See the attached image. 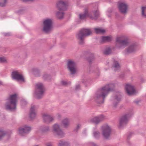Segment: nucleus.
Returning <instances> with one entry per match:
<instances>
[{
  "instance_id": "nucleus-1",
  "label": "nucleus",
  "mask_w": 146,
  "mask_h": 146,
  "mask_svg": "<svg viewBox=\"0 0 146 146\" xmlns=\"http://www.w3.org/2000/svg\"><path fill=\"white\" fill-rule=\"evenodd\" d=\"M114 87L113 84L107 85L102 88L98 90L96 92L94 97V100L98 104L103 103L105 97Z\"/></svg>"
},
{
  "instance_id": "nucleus-2",
  "label": "nucleus",
  "mask_w": 146,
  "mask_h": 146,
  "mask_svg": "<svg viewBox=\"0 0 146 146\" xmlns=\"http://www.w3.org/2000/svg\"><path fill=\"white\" fill-rule=\"evenodd\" d=\"M92 33L90 29L83 28L77 33L76 37L79 41V43L83 45L85 43L84 38L85 37L89 36L92 34Z\"/></svg>"
},
{
  "instance_id": "nucleus-3",
  "label": "nucleus",
  "mask_w": 146,
  "mask_h": 146,
  "mask_svg": "<svg viewBox=\"0 0 146 146\" xmlns=\"http://www.w3.org/2000/svg\"><path fill=\"white\" fill-rule=\"evenodd\" d=\"M17 95L16 94L10 95L7 99L5 109L7 110L14 111L16 108Z\"/></svg>"
},
{
  "instance_id": "nucleus-4",
  "label": "nucleus",
  "mask_w": 146,
  "mask_h": 146,
  "mask_svg": "<svg viewBox=\"0 0 146 146\" xmlns=\"http://www.w3.org/2000/svg\"><path fill=\"white\" fill-rule=\"evenodd\" d=\"M45 89L43 84L38 83L36 84V89L35 92L36 98L38 99L41 98L44 96Z\"/></svg>"
},
{
  "instance_id": "nucleus-5",
  "label": "nucleus",
  "mask_w": 146,
  "mask_h": 146,
  "mask_svg": "<svg viewBox=\"0 0 146 146\" xmlns=\"http://www.w3.org/2000/svg\"><path fill=\"white\" fill-rule=\"evenodd\" d=\"M42 31L46 33L50 32L52 28L53 22L52 19H46L43 21Z\"/></svg>"
},
{
  "instance_id": "nucleus-6",
  "label": "nucleus",
  "mask_w": 146,
  "mask_h": 146,
  "mask_svg": "<svg viewBox=\"0 0 146 146\" xmlns=\"http://www.w3.org/2000/svg\"><path fill=\"white\" fill-rule=\"evenodd\" d=\"M116 46L119 49L124 48L129 43L127 39L124 38L123 36L117 37L116 39Z\"/></svg>"
},
{
  "instance_id": "nucleus-7",
  "label": "nucleus",
  "mask_w": 146,
  "mask_h": 146,
  "mask_svg": "<svg viewBox=\"0 0 146 146\" xmlns=\"http://www.w3.org/2000/svg\"><path fill=\"white\" fill-rule=\"evenodd\" d=\"M52 132L55 136H58L60 138L63 137L65 135L64 133L61 129L60 125L57 123L53 125Z\"/></svg>"
},
{
  "instance_id": "nucleus-8",
  "label": "nucleus",
  "mask_w": 146,
  "mask_h": 146,
  "mask_svg": "<svg viewBox=\"0 0 146 146\" xmlns=\"http://www.w3.org/2000/svg\"><path fill=\"white\" fill-rule=\"evenodd\" d=\"M133 114L132 112H131L129 113L126 114L122 116L119 120V127L121 128L126 125L128 122L129 118L131 117Z\"/></svg>"
},
{
  "instance_id": "nucleus-9",
  "label": "nucleus",
  "mask_w": 146,
  "mask_h": 146,
  "mask_svg": "<svg viewBox=\"0 0 146 146\" xmlns=\"http://www.w3.org/2000/svg\"><path fill=\"white\" fill-rule=\"evenodd\" d=\"M68 3L67 1H60L56 3V7L60 11H63L66 10Z\"/></svg>"
},
{
  "instance_id": "nucleus-10",
  "label": "nucleus",
  "mask_w": 146,
  "mask_h": 146,
  "mask_svg": "<svg viewBox=\"0 0 146 146\" xmlns=\"http://www.w3.org/2000/svg\"><path fill=\"white\" fill-rule=\"evenodd\" d=\"M11 76L13 79L19 81L25 82V80L23 75L20 74L17 71H14L11 74Z\"/></svg>"
},
{
  "instance_id": "nucleus-11",
  "label": "nucleus",
  "mask_w": 146,
  "mask_h": 146,
  "mask_svg": "<svg viewBox=\"0 0 146 146\" xmlns=\"http://www.w3.org/2000/svg\"><path fill=\"white\" fill-rule=\"evenodd\" d=\"M102 129L103 135L105 139H108L111 133L110 127L108 125H105L102 127Z\"/></svg>"
},
{
  "instance_id": "nucleus-12",
  "label": "nucleus",
  "mask_w": 146,
  "mask_h": 146,
  "mask_svg": "<svg viewBox=\"0 0 146 146\" xmlns=\"http://www.w3.org/2000/svg\"><path fill=\"white\" fill-rule=\"evenodd\" d=\"M67 66L71 74H74L76 73V65L74 62L71 60H69L67 63Z\"/></svg>"
},
{
  "instance_id": "nucleus-13",
  "label": "nucleus",
  "mask_w": 146,
  "mask_h": 146,
  "mask_svg": "<svg viewBox=\"0 0 146 146\" xmlns=\"http://www.w3.org/2000/svg\"><path fill=\"white\" fill-rule=\"evenodd\" d=\"M42 118L43 121L46 123H50L54 119L53 116L47 113H44L42 115Z\"/></svg>"
},
{
  "instance_id": "nucleus-14",
  "label": "nucleus",
  "mask_w": 146,
  "mask_h": 146,
  "mask_svg": "<svg viewBox=\"0 0 146 146\" xmlns=\"http://www.w3.org/2000/svg\"><path fill=\"white\" fill-rule=\"evenodd\" d=\"M118 7L119 11L123 14H126L127 9V5L124 3L120 2L119 3Z\"/></svg>"
},
{
  "instance_id": "nucleus-15",
  "label": "nucleus",
  "mask_w": 146,
  "mask_h": 146,
  "mask_svg": "<svg viewBox=\"0 0 146 146\" xmlns=\"http://www.w3.org/2000/svg\"><path fill=\"white\" fill-rule=\"evenodd\" d=\"M31 127L27 125H25L23 128L19 129V135L21 136H24L25 134L28 133L31 130Z\"/></svg>"
},
{
  "instance_id": "nucleus-16",
  "label": "nucleus",
  "mask_w": 146,
  "mask_h": 146,
  "mask_svg": "<svg viewBox=\"0 0 146 146\" xmlns=\"http://www.w3.org/2000/svg\"><path fill=\"white\" fill-rule=\"evenodd\" d=\"M136 45L135 44H132L129 45L126 48L124 51V53L125 55L134 52L136 50Z\"/></svg>"
},
{
  "instance_id": "nucleus-17",
  "label": "nucleus",
  "mask_w": 146,
  "mask_h": 146,
  "mask_svg": "<svg viewBox=\"0 0 146 146\" xmlns=\"http://www.w3.org/2000/svg\"><path fill=\"white\" fill-rule=\"evenodd\" d=\"M125 89L126 92L128 95H130L133 94L135 92V90L133 86L131 85H126Z\"/></svg>"
},
{
  "instance_id": "nucleus-18",
  "label": "nucleus",
  "mask_w": 146,
  "mask_h": 146,
  "mask_svg": "<svg viewBox=\"0 0 146 146\" xmlns=\"http://www.w3.org/2000/svg\"><path fill=\"white\" fill-rule=\"evenodd\" d=\"M99 16V12L97 10H93L89 15V17L92 19L96 20Z\"/></svg>"
},
{
  "instance_id": "nucleus-19",
  "label": "nucleus",
  "mask_w": 146,
  "mask_h": 146,
  "mask_svg": "<svg viewBox=\"0 0 146 146\" xmlns=\"http://www.w3.org/2000/svg\"><path fill=\"white\" fill-rule=\"evenodd\" d=\"M104 119V117L103 115H101L98 117H95L91 119L90 120V121L91 122L93 123L97 124L103 120Z\"/></svg>"
},
{
  "instance_id": "nucleus-20",
  "label": "nucleus",
  "mask_w": 146,
  "mask_h": 146,
  "mask_svg": "<svg viewBox=\"0 0 146 146\" xmlns=\"http://www.w3.org/2000/svg\"><path fill=\"white\" fill-rule=\"evenodd\" d=\"M36 106H32L30 108L29 117L31 119H34L36 116L35 112Z\"/></svg>"
},
{
  "instance_id": "nucleus-21",
  "label": "nucleus",
  "mask_w": 146,
  "mask_h": 146,
  "mask_svg": "<svg viewBox=\"0 0 146 146\" xmlns=\"http://www.w3.org/2000/svg\"><path fill=\"white\" fill-rule=\"evenodd\" d=\"M121 95L119 94H118L115 96L113 99V104L114 107H116L118 103L121 100Z\"/></svg>"
},
{
  "instance_id": "nucleus-22",
  "label": "nucleus",
  "mask_w": 146,
  "mask_h": 146,
  "mask_svg": "<svg viewBox=\"0 0 146 146\" xmlns=\"http://www.w3.org/2000/svg\"><path fill=\"white\" fill-rule=\"evenodd\" d=\"M89 14L88 13V9L87 8H86L84 9V13L79 14V19L81 20L84 19L87 16L89 17Z\"/></svg>"
},
{
  "instance_id": "nucleus-23",
  "label": "nucleus",
  "mask_w": 146,
  "mask_h": 146,
  "mask_svg": "<svg viewBox=\"0 0 146 146\" xmlns=\"http://www.w3.org/2000/svg\"><path fill=\"white\" fill-rule=\"evenodd\" d=\"M112 68L115 72L117 71L120 68V66L117 61H114L113 64Z\"/></svg>"
},
{
  "instance_id": "nucleus-24",
  "label": "nucleus",
  "mask_w": 146,
  "mask_h": 146,
  "mask_svg": "<svg viewBox=\"0 0 146 146\" xmlns=\"http://www.w3.org/2000/svg\"><path fill=\"white\" fill-rule=\"evenodd\" d=\"M62 123L64 127H67L69 124V121L68 119L67 118L64 119L62 121Z\"/></svg>"
},
{
  "instance_id": "nucleus-25",
  "label": "nucleus",
  "mask_w": 146,
  "mask_h": 146,
  "mask_svg": "<svg viewBox=\"0 0 146 146\" xmlns=\"http://www.w3.org/2000/svg\"><path fill=\"white\" fill-rule=\"evenodd\" d=\"M58 146H70V145L68 142L61 140L59 141Z\"/></svg>"
},
{
  "instance_id": "nucleus-26",
  "label": "nucleus",
  "mask_w": 146,
  "mask_h": 146,
  "mask_svg": "<svg viewBox=\"0 0 146 146\" xmlns=\"http://www.w3.org/2000/svg\"><path fill=\"white\" fill-rule=\"evenodd\" d=\"M112 37L109 36H103L102 38V42L107 41L109 42L111 40Z\"/></svg>"
},
{
  "instance_id": "nucleus-27",
  "label": "nucleus",
  "mask_w": 146,
  "mask_h": 146,
  "mask_svg": "<svg viewBox=\"0 0 146 146\" xmlns=\"http://www.w3.org/2000/svg\"><path fill=\"white\" fill-rule=\"evenodd\" d=\"M64 13L63 11H58L56 13V16L59 19H62L63 17Z\"/></svg>"
},
{
  "instance_id": "nucleus-28",
  "label": "nucleus",
  "mask_w": 146,
  "mask_h": 146,
  "mask_svg": "<svg viewBox=\"0 0 146 146\" xmlns=\"http://www.w3.org/2000/svg\"><path fill=\"white\" fill-rule=\"evenodd\" d=\"M94 29L97 34L103 33L105 32V30L101 28H95Z\"/></svg>"
},
{
  "instance_id": "nucleus-29",
  "label": "nucleus",
  "mask_w": 146,
  "mask_h": 146,
  "mask_svg": "<svg viewBox=\"0 0 146 146\" xmlns=\"http://www.w3.org/2000/svg\"><path fill=\"white\" fill-rule=\"evenodd\" d=\"M50 130V127L48 125H44L42 128V131L44 132H48Z\"/></svg>"
},
{
  "instance_id": "nucleus-30",
  "label": "nucleus",
  "mask_w": 146,
  "mask_h": 146,
  "mask_svg": "<svg viewBox=\"0 0 146 146\" xmlns=\"http://www.w3.org/2000/svg\"><path fill=\"white\" fill-rule=\"evenodd\" d=\"M93 135L95 138L98 139L100 137V133L98 131H95L93 132Z\"/></svg>"
},
{
  "instance_id": "nucleus-31",
  "label": "nucleus",
  "mask_w": 146,
  "mask_h": 146,
  "mask_svg": "<svg viewBox=\"0 0 146 146\" xmlns=\"http://www.w3.org/2000/svg\"><path fill=\"white\" fill-rule=\"evenodd\" d=\"M6 132L2 130H0V140H1L6 135Z\"/></svg>"
},
{
  "instance_id": "nucleus-32",
  "label": "nucleus",
  "mask_w": 146,
  "mask_h": 146,
  "mask_svg": "<svg viewBox=\"0 0 146 146\" xmlns=\"http://www.w3.org/2000/svg\"><path fill=\"white\" fill-rule=\"evenodd\" d=\"M142 15L143 17L146 18V6L142 7Z\"/></svg>"
},
{
  "instance_id": "nucleus-33",
  "label": "nucleus",
  "mask_w": 146,
  "mask_h": 146,
  "mask_svg": "<svg viewBox=\"0 0 146 146\" xmlns=\"http://www.w3.org/2000/svg\"><path fill=\"white\" fill-rule=\"evenodd\" d=\"M40 71L37 69H34L33 70V73L36 77H38L40 75Z\"/></svg>"
},
{
  "instance_id": "nucleus-34",
  "label": "nucleus",
  "mask_w": 146,
  "mask_h": 146,
  "mask_svg": "<svg viewBox=\"0 0 146 146\" xmlns=\"http://www.w3.org/2000/svg\"><path fill=\"white\" fill-rule=\"evenodd\" d=\"M43 78L45 80H48L51 79V76L47 74H44L43 76Z\"/></svg>"
},
{
  "instance_id": "nucleus-35",
  "label": "nucleus",
  "mask_w": 146,
  "mask_h": 146,
  "mask_svg": "<svg viewBox=\"0 0 146 146\" xmlns=\"http://www.w3.org/2000/svg\"><path fill=\"white\" fill-rule=\"evenodd\" d=\"M94 59V55L93 54H91L90 56H89L88 58V60L90 64L92 63Z\"/></svg>"
},
{
  "instance_id": "nucleus-36",
  "label": "nucleus",
  "mask_w": 146,
  "mask_h": 146,
  "mask_svg": "<svg viewBox=\"0 0 146 146\" xmlns=\"http://www.w3.org/2000/svg\"><path fill=\"white\" fill-rule=\"evenodd\" d=\"M7 3V0H0V6L4 7Z\"/></svg>"
},
{
  "instance_id": "nucleus-37",
  "label": "nucleus",
  "mask_w": 146,
  "mask_h": 146,
  "mask_svg": "<svg viewBox=\"0 0 146 146\" xmlns=\"http://www.w3.org/2000/svg\"><path fill=\"white\" fill-rule=\"evenodd\" d=\"M111 50L110 48H108L106 49L104 52V54L106 55H108L111 53Z\"/></svg>"
},
{
  "instance_id": "nucleus-38",
  "label": "nucleus",
  "mask_w": 146,
  "mask_h": 146,
  "mask_svg": "<svg viewBox=\"0 0 146 146\" xmlns=\"http://www.w3.org/2000/svg\"><path fill=\"white\" fill-rule=\"evenodd\" d=\"M21 105L23 106L27 104V102L25 100H23L21 101Z\"/></svg>"
},
{
  "instance_id": "nucleus-39",
  "label": "nucleus",
  "mask_w": 146,
  "mask_h": 146,
  "mask_svg": "<svg viewBox=\"0 0 146 146\" xmlns=\"http://www.w3.org/2000/svg\"><path fill=\"white\" fill-rule=\"evenodd\" d=\"M7 62V60L5 57H0V62L4 63Z\"/></svg>"
},
{
  "instance_id": "nucleus-40",
  "label": "nucleus",
  "mask_w": 146,
  "mask_h": 146,
  "mask_svg": "<svg viewBox=\"0 0 146 146\" xmlns=\"http://www.w3.org/2000/svg\"><path fill=\"white\" fill-rule=\"evenodd\" d=\"M81 125L80 124H78L76 127L74 129V131L75 132H77L79 129L80 128Z\"/></svg>"
},
{
  "instance_id": "nucleus-41",
  "label": "nucleus",
  "mask_w": 146,
  "mask_h": 146,
  "mask_svg": "<svg viewBox=\"0 0 146 146\" xmlns=\"http://www.w3.org/2000/svg\"><path fill=\"white\" fill-rule=\"evenodd\" d=\"M24 12V11L23 9H20L16 11V13L19 15L23 13Z\"/></svg>"
},
{
  "instance_id": "nucleus-42",
  "label": "nucleus",
  "mask_w": 146,
  "mask_h": 146,
  "mask_svg": "<svg viewBox=\"0 0 146 146\" xmlns=\"http://www.w3.org/2000/svg\"><path fill=\"white\" fill-rule=\"evenodd\" d=\"M61 84L64 86H66L68 84V83L66 81H62L61 82Z\"/></svg>"
},
{
  "instance_id": "nucleus-43",
  "label": "nucleus",
  "mask_w": 146,
  "mask_h": 146,
  "mask_svg": "<svg viewBox=\"0 0 146 146\" xmlns=\"http://www.w3.org/2000/svg\"><path fill=\"white\" fill-rule=\"evenodd\" d=\"M3 35L5 36H9L11 35V34L9 33H3Z\"/></svg>"
},
{
  "instance_id": "nucleus-44",
  "label": "nucleus",
  "mask_w": 146,
  "mask_h": 146,
  "mask_svg": "<svg viewBox=\"0 0 146 146\" xmlns=\"http://www.w3.org/2000/svg\"><path fill=\"white\" fill-rule=\"evenodd\" d=\"M80 89V86L79 84L76 85L75 89L76 90H79Z\"/></svg>"
},
{
  "instance_id": "nucleus-45",
  "label": "nucleus",
  "mask_w": 146,
  "mask_h": 146,
  "mask_svg": "<svg viewBox=\"0 0 146 146\" xmlns=\"http://www.w3.org/2000/svg\"><path fill=\"white\" fill-rule=\"evenodd\" d=\"M46 146H53V145L50 142L46 144Z\"/></svg>"
},
{
  "instance_id": "nucleus-46",
  "label": "nucleus",
  "mask_w": 146,
  "mask_h": 146,
  "mask_svg": "<svg viewBox=\"0 0 146 146\" xmlns=\"http://www.w3.org/2000/svg\"><path fill=\"white\" fill-rule=\"evenodd\" d=\"M90 144L91 146H96V145L95 144L93 143H90Z\"/></svg>"
},
{
  "instance_id": "nucleus-47",
  "label": "nucleus",
  "mask_w": 146,
  "mask_h": 146,
  "mask_svg": "<svg viewBox=\"0 0 146 146\" xmlns=\"http://www.w3.org/2000/svg\"><path fill=\"white\" fill-rule=\"evenodd\" d=\"M132 134V133H130L127 136V138L129 139Z\"/></svg>"
},
{
  "instance_id": "nucleus-48",
  "label": "nucleus",
  "mask_w": 146,
  "mask_h": 146,
  "mask_svg": "<svg viewBox=\"0 0 146 146\" xmlns=\"http://www.w3.org/2000/svg\"><path fill=\"white\" fill-rule=\"evenodd\" d=\"M3 82L0 81V85H3Z\"/></svg>"
},
{
  "instance_id": "nucleus-49",
  "label": "nucleus",
  "mask_w": 146,
  "mask_h": 146,
  "mask_svg": "<svg viewBox=\"0 0 146 146\" xmlns=\"http://www.w3.org/2000/svg\"><path fill=\"white\" fill-rule=\"evenodd\" d=\"M134 102L135 103H136L137 104H138L139 102L138 101H135Z\"/></svg>"
},
{
  "instance_id": "nucleus-50",
  "label": "nucleus",
  "mask_w": 146,
  "mask_h": 146,
  "mask_svg": "<svg viewBox=\"0 0 146 146\" xmlns=\"http://www.w3.org/2000/svg\"><path fill=\"white\" fill-rule=\"evenodd\" d=\"M58 117H61V115H59V114H58Z\"/></svg>"
}]
</instances>
